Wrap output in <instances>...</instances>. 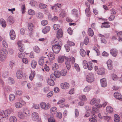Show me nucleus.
<instances>
[{
  "label": "nucleus",
  "instance_id": "nucleus-1",
  "mask_svg": "<svg viewBox=\"0 0 122 122\" xmlns=\"http://www.w3.org/2000/svg\"><path fill=\"white\" fill-rule=\"evenodd\" d=\"M66 61H65V63L66 67L68 70H69L71 68V65L70 62H71L72 64H74L75 61L74 58L71 57L70 58H66Z\"/></svg>",
  "mask_w": 122,
  "mask_h": 122
},
{
  "label": "nucleus",
  "instance_id": "nucleus-2",
  "mask_svg": "<svg viewBox=\"0 0 122 122\" xmlns=\"http://www.w3.org/2000/svg\"><path fill=\"white\" fill-rule=\"evenodd\" d=\"M8 52L5 49H2L0 51V59L2 61H5Z\"/></svg>",
  "mask_w": 122,
  "mask_h": 122
},
{
  "label": "nucleus",
  "instance_id": "nucleus-3",
  "mask_svg": "<svg viewBox=\"0 0 122 122\" xmlns=\"http://www.w3.org/2000/svg\"><path fill=\"white\" fill-rule=\"evenodd\" d=\"M100 100L99 99L93 98L90 102V104L92 105H95L97 108H99L102 107L101 104H99Z\"/></svg>",
  "mask_w": 122,
  "mask_h": 122
},
{
  "label": "nucleus",
  "instance_id": "nucleus-4",
  "mask_svg": "<svg viewBox=\"0 0 122 122\" xmlns=\"http://www.w3.org/2000/svg\"><path fill=\"white\" fill-rule=\"evenodd\" d=\"M62 5L61 4L57 3L54 4L53 6H51V9L54 12H57L60 11Z\"/></svg>",
  "mask_w": 122,
  "mask_h": 122
},
{
  "label": "nucleus",
  "instance_id": "nucleus-5",
  "mask_svg": "<svg viewBox=\"0 0 122 122\" xmlns=\"http://www.w3.org/2000/svg\"><path fill=\"white\" fill-rule=\"evenodd\" d=\"M93 74L92 73H89L86 76V80L88 82L91 83L94 80Z\"/></svg>",
  "mask_w": 122,
  "mask_h": 122
},
{
  "label": "nucleus",
  "instance_id": "nucleus-6",
  "mask_svg": "<svg viewBox=\"0 0 122 122\" xmlns=\"http://www.w3.org/2000/svg\"><path fill=\"white\" fill-rule=\"evenodd\" d=\"M61 46L59 45L55 44L52 45V49L53 52L55 53H58L61 49Z\"/></svg>",
  "mask_w": 122,
  "mask_h": 122
},
{
  "label": "nucleus",
  "instance_id": "nucleus-7",
  "mask_svg": "<svg viewBox=\"0 0 122 122\" xmlns=\"http://www.w3.org/2000/svg\"><path fill=\"white\" fill-rule=\"evenodd\" d=\"M40 106L41 108L44 110H47L49 109L50 107V105L49 104H47L44 102H42L40 104Z\"/></svg>",
  "mask_w": 122,
  "mask_h": 122
},
{
  "label": "nucleus",
  "instance_id": "nucleus-8",
  "mask_svg": "<svg viewBox=\"0 0 122 122\" xmlns=\"http://www.w3.org/2000/svg\"><path fill=\"white\" fill-rule=\"evenodd\" d=\"M2 113H3L5 118H6L10 115L11 113L13 112V110L12 109H7L5 110V111H2Z\"/></svg>",
  "mask_w": 122,
  "mask_h": 122
},
{
  "label": "nucleus",
  "instance_id": "nucleus-9",
  "mask_svg": "<svg viewBox=\"0 0 122 122\" xmlns=\"http://www.w3.org/2000/svg\"><path fill=\"white\" fill-rule=\"evenodd\" d=\"M66 58H68V57L65 56H59L58 57L57 59L58 63H62L64 62V59L66 60Z\"/></svg>",
  "mask_w": 122,
  "mask_h": 122
},
{
  "label": "nucleus",
  "instance_id": "nucleus-10",
  "mask_svg": "<svg viewBox=\"0 0 122 122\" xmlns=\"http://www.w3.org/2000/svg\"><path fill=\"white\" fill-rule=\"evenodd\" d=\"M16 77L19 79H21L23 76V74L22 71L21 70H18L16 72Z\"/></svg>",
  "mask_w": 122,
  "mask_h": 122
},
{
  "label": "nucleus",
  "instance_id": "nucleus-11",
  "mask_svg": "<svg viewBox=\"0 0 122 122\" xmlns=\"http://www.w3.org/2000/svg\"><path fill=\"white\" fill-rule=\"evenodd\" d=\"M101 85L102 87H105L107 86V82L106 79L103 78L100 80Z\"/></svg>",
  "mask_w": 122,
  "mask_h": 122
},
{
  "label": "nucleus",
  "instance_id": "nucleus-12",
  "mask_svg": "<svg viewBox=\"0 0 122 122\" xmlns=\"http://www.w3.org/2000/svg\"><path fill=\"white\" fill-rule=\"evenodd\" d=\"M62 88L63 89H68L69 87V85L68 83L65 82L62 83L61 85Z\"/></svg>",
  "mask_w": 122,
  "mask_h": 122
},
{
  "label": "nucleus",
  "instance_id": "nucleus-13",
  "mask_svg": "<svg viewBox=\"0 0 122 122\" xmlns=\"http://www.w3.org/2000/svg\"><path fill=\"white\" fill-rule=\"evenodd\" d=\"M111 54L113 56L115 57L117 55V50L115 49H112L110 51Z\"/></svg>",
  "mask_w": 122,
  "mask_h": 122
},
{
  "label": "nucleus",
  "instance_id": "nucleus-14",
  "mask_svg": "<svg viewBox=\"0 0 122 122\" xmlns=\"http://www.w3.org/2000/svg\"><path fill=\"white\" fill-rule=\"evenodd\" d=\"M23 112L24 116L26 117H28L30 115L29 110L27 108L24 109Z\"/></svg>",
  "mask_w": 122,
  "mask_h": 122
},
{
  "label": "nucleus",
  "instance_id": "nucleus-15",
  "mask_svg": "<svg viewBox=\"0 0 122 122\" xmlns=\"http://www.w3.org/2000/svg\"><path fill=\"white\" fill-rule=\"evenodd\" d=\"M63 33L61 29H59L57 33V37L58 38L61 37L63 36Z\"/></svg>",
  "mask_w": 122,
  "mask_h": 122
},
{
  "label": "nucleus",
  "instance_id": "nucleus-16",
  "mask_svg": "<svg viewBox=\"0 0 122 122\" xmlns=\"http://www.w3.org/2000/svg\"><path fill=\"white\" fill-rule=\"evenodd\" d=\"M10 35L11 39L13 40L15 38V32L13 30H12L10 31Z\"/></svg>",
  "mask_w": 122,
  "mask_h": 122
},
{
  "label": "nucleus",
  "instance_id": "nucleus-17",
  "mask_svg": "<svg viewBox=\"0 0 122 122\" xmlns=\"http://www.w3.org/2000/svg\"><path fill=\"white\" fill-rule=\"evenodd\" d=\"M7 21L8 23L10 25L12 24L14 22V20L13 17L10 16L7 18Z\"/></svg>",
  "mask_w": 122,
  "mask_h": 122
},
{
  "label": "nucleus",
  "instance_id": "nucleus-18",
  "mask_svg": "<svg viewBox=\"0 0 122 122\" xmlns=\"http://www.w3.org/2000/svg\"><path fill=\"white\" fill-rule=\"evenodd\" d=\"M32 118L33 120L36 121L39 117L38 114L37 113L34 112L32 114Z\"/></svg>",
  "mask_w": 122,
  "mask_h": 122
},
{
  "label": "nucleus",
  "instance_id": "nucleus-19",
  "mask_svg": "<svg viewBox=\"0 0 122 122\" xmlns=\"http://www.w3.org/2000/svg\"><path fill=\"white\" fill-rule=\"evenodd\" d=\"M50 28L49 26H46L42 30V32L44 34H46L50 30Z\"/></svg>",
  "mask_w": 122,
  "mask_h": 122
},
{
  "label": "nucleus",
  "instance_id": "nucleus-20",
  "mask_svg": "<svg viewBox=\"0 0 122 122\" xmlns=\"http://www.w3.org/2000/svg\"><path fill=\"white\" fill-rule=\"evenodd\" d=\"M114 96L115 98L118 100H120L122 99V95L119 93L115 92L114 94Z\"/></svg>",
  "mask_w": 122,
  "mask_h": 122
},
{
  "label": "nucleus",
  "instance_id": "nucleus-21",
  "mask_svg": "<svg viewBox=\"0 0 122 122\" xmlns=\"http://www.w3.org/2000/svg\"><path fill=\"white\" fill-rule=\"evenodd\" d=\"M0 23L3 27H5L6 25V22L5 20L3 19H0Z\"/></svg>",
  "mask_w": 122,
  "mask_h": 122
},
{
  "label": "nucleus",
  "instance_id": "nucleus-22",
  "mask_svg": "<svg viewBox=\"0 0 122 122\" xmlns=\"http://www.w3.org/2000/svg\"><path fill=\"white\" fill-rule=\"evenodd\" d=\"M87 33L89 36L92 37L94 35V32L93 30L90 28H88Z\"/></svg>",
  "mask_w": 122,
  "mask_h": 122
},
{
  "label": "nucleus",
  "instance_id": "nucleus-23",
  "mask_svg": "<svg viewBox=\"0 0 122 122\" xmlns=\"http://www.w3.org/2000/svg\"><path fill=\"white\" fill-rule=\"evenodd\" d=\"M95 115L93 114L92 116V117L89 119L90 122H97L96 118L95 117Z\"/></svg>",
  "mask_w": 122,
  "mask_h": 122
},
{
  "label": "nucleus",
  "instance_id": "nucleus-24",
  "mask_svg": "<svg viewBox=\"0 0 122 122\" xmlns=\"http://www.w3.org/2000/svg\"><path fill=\"white\" fill-rule=\"evenodd\" d=\"M47 83L48 84L51 86H53L55 84V83L54 81V80L49 78L47 81Z\"/></svg>",
  "mask_w": 122,
  "mask_h": 122
},
{
  "label": "nucleus",
  "instance_id": "nucleus-25",
  "mask_svg": "<svg viewBox=\"0 0 122 122\" xmlns=\"http://www.w3.org/2000/svg\"><path fill=\"white\" fill-rule=\"evenodd\" d=\"M9 121L10 122H16L17 121V119L15 117L12 116L9 118Z\"/></svg>",
  "mask_w": 122,
  "mask_h": 122
},
{
  "label": "nucleus",
  "instance_id": "nucleus-26",
  "mask_svg": "<svg viewBox=\"0 0 122 122\" xmlns=\"http://www.w3.org/2000/svg\"><path fill=\"white\" fill-rule=\"evenodd\" d=\"M44 57H42L40 58L39 60L38 63L39 65H42L44 63Z\"/></svg>",
  "mask_w": 122,
  "mask_h": 122
},
{
  "label": "nucleus",
  "instance_id": "nucleus-27",
  "mask_svg": "<svg viewBox=\"0 0 122 122\" xmlns=\"http://www.w3.org/2000/svg\"><path fill=\"white\" fill-rule=\"evenodd\" d=\"M48 57L50 61H52L54 59L55 57L54 53L51 52L50 53Z\"/></svg>",
  "mask_w": 122,
  "mask_h": 122
},
{
  "label": "nucleus",
  "instance_id": "nucleus-28",
  "mask_svg": "<svg viewBox=\"0 0 122 122\" xmlns=\"http://www.w3.org/2000/svg\"><path fill=\"white\" fill-rule=\"evenodd\" d=\"M114 119L115 122H119L120 120V118L118 115L115 114L114 116Z\"/></svg>",
  "mask_w": 122,
  "mask_h": 122
},
{
  "label": "nucleus",
  "instance_id": "nucleus-29",
  "mask_svg": "<svg viewBox=\"0 0 122 122\" xmlns=\"http://www.w3.org/2000/svg\"><path fill=\"white\" fill-rule=\"evenodd\" d=\"M117 36L119 37L118 38V41H121L122 42V31H121L117 33Z\"/></svg>",
  "mask_w": 122,
  "mask_h": 122
},
{
  "label": "nucleus",
  "instance_id": "nucleus-30",
  "mask_svg": "<svg viewBox=\"0 0 122 122\" xmlns=\"http://www.w3.org/2000/svg\"><path fill=\"white\" fill-rule=\"evenodd\" d=\"M105 71L104 69L103 68H101L99 69L97 71V73L100 75H102L104 73Z\"/></svg>",
  "mask_w": 122,
  "mask_h": 122
},
{
  "label": "nucleus",
  "instance_id": "nucleus-31",
  "mask_svg": "<svg viewBox=\"0 0 122 122\" xmlns=\"http://www.w3.org/2000/svg\"><path fill=\"white\" fill-rule=\"evenodd\" d=\"M106 110L107 112L110 113L112 112L113 111V110L112 107L109 106L107 107Z\"/></svg>",
  "mask_w": 122,
  "mask_h": 122
},
{
  "label": "nucleus",
  "instance_id": "nucleus-32",
  "mask_svg": "<svg viewBox=\"0 0 122 122\" xmlns=\"http://www.w3.org/2000/svg\"><path fill=\"white\" fill-rule=\"evenodd\" d=\"M28 27L29 30L32 31L33 28V25L31 23H29L28 24Z\"/></svg>",
  "mask_w": 122,
  "mask_h": 122
},
{
  "label": "nucleus",
  "instance_id": "nucleus-33",
  "mask_svg": "<svg viewBox=\"0 0 122 122\" xmlns=\"http://www.w3.org/2000/svg\"><path fill=\"white\" fill-rule=\"evenodd\" d=\"M18 117L21 119H23L24 117V115L20 112H19L18 113Z\"/></svg>",
  "mask_w": 122,
  "mask_h": 122
},
{
  "label": "nucleus",
  "instance_id": "nucleus-34",
  "mask_svg": "<svg viewBox=\"0 0 122 122\" xmlns=\"http://www.w3.org/2000/svg\"><path fill=\"white\" fill-rule=\"evenodd\" d=\"M80 54L83 57H84L86 55V52L83 49H81L80 51Z\"/></svg>",
  "mask_w": 122,
  "mask_h": 122
},
{
  "label": "nucleus",
  "instance_id": "nucleus-35",
  "mask_svg": "<svg viewBox=\"0 0 122 122\" xmlns=\"http://www.w3.org/2000/svg\"><path fill=\"white\" fill-rule=\"evenodd\" d=\"M15 106L16 108H20L22 107V105L20 102H17L15 103Z\"/></svg>",
  "mask_w": 122,
  "mask_h": 122
},
{
  "label": "nucleus",
  "instance_id": "nucleus-36",
  "mask_svg": "<svg viewBox=\"0 0 122 122\" xmlns=\"http://www.w3.org/2000/svg\"><path fill=\"white\" fill-rule=\"evenodd\" d=\"M88 64L87 63V61L86 60H84L83 62V67L85 69L87 68L88 66Z\"/></svg>",
  "mask_w": 122,
  "mask_h": 122
},
{
  "label": "nucleus",
  "instance_id": "nucleus-37",
  "mask_svg": "<svg viewBox=\"0 0 122 122\" xmlns=\"http://www.w3.org/2000/svg\"><path fill=\"white\" fill-rule=\"evenodd\" d=\"M99 36L100 37H102V38H101V42L102 43H103L105 44H106L107 42V41L105 39L102 37H104V36L103 35H102L100 34L99 35Z\"/></svg>",
  "mask_w": 122,
  "mask_h": 122
},
{
  "label": "nucleus",
  "instance_id": "nucleus-38",
  "mask_svg": "<svg viewBox=\"0 0 122 122\" xmlns=\"http://www.w3.org/2000/svg\"><path fill=\"white\" fill-rule=\"evenodd\" d=\"M37 63V62L35 61L34 60L32 61L31 64L32 67L34 68H35L36 66Z\"/></svg>",
  "mask_w": 122,
  "mask_h": 122
},
{
  "label": "nucleus",
  "instance_id": "nucleus-39",
  "mask_svg": "<svg viewBox=\"0 0 122 122\" xmlns=\"http://www.w3.org/2000/svg\"><path fill=\"white\" fill-rule=\"evenodd\" d=\"M54 74L56 78H58L60 77L61 76L60 72L58 71H54Z\"/></svg>",
  "mask_w": 122,
  "mask_h": 122
},
{
  "label": "nucleus",
  "instance_id": "nucleus-40",
  "mask_svg": "<svg viewBox=\"0 0 122 122\" xmlns=\"http://www.w3.org/2000/svg\"><path fill=\"white\" fill-rule=\"evenodd\" d=\"M108 23V22H106L102 23V27L106 28L110 27V25L107 24Z\"/></svg>",
  "mask_w": 122,
  "mask_h": 122
},
{
  "label": "nucleus",
  "instance_id": "nucleus-41",
  "mask_svg": "<svg viewBox=\"0 0 122 122\" xmlns=\"http://www.w3.org/2000/svg\"><path fill=\"white\" fill-rule=\"evenodd\" d=\"M56 108L55 107H53L50 109V111L51 113L52 114L55 113L56 111Z\"/></svg>",
  "mask_w": 122,
  "mask_h": 122
},
{
  "label": "nucleus",
  "instance_id": "nucleus-42",
  "mask_svg": "<svg viewBox=\"0 0 122 122\" xmlns=\"http://www.w3.org/2000/svg\"><path fill=\"white\" fill-rule=\"evenodd\" d=\"M91 89V86H86L84 89L83 91L84 92H87L89 91Z\"/></svg>",
  "mask_w": 122,
  "mask_h": 122
},
{
  "label": "nucleus",
  "instance_id": "nucleus-43",
  "mask_svg": "<svg viewBox=\"0 0 122 122\" xmlns=\"http://www.w3.org/2000/svg\"><path fill=\"white\" fill-rule=\"evenodd\" d=\"M34 50L36 53H38L40 51V50L37 46H35L34 48Z\"/></svg>",
  "mask_w": 122,
  "mask_h": 122
},
{
  "label": "nucleus",
  "instance_id": "nucleus-44",
  "mask_svg": "<svg viewBox=\"0 0 122 122\" xmlns=\"http://www.w3.org/2000/svg\"><path fill=\"white\" fill-rule=\"evenodd\" d=\"M85 13L87 16L89 17L90 16L91 12L89 8H87L86 9Z\"/></svg>",
  "mask_w": 122,
  "mask_h": 122
},
{
  "label": "nucleus",
  "instance_id": "nucleus-45",
  "mask_svg": "<svg viewBox=\"0 0 122 122\" xmlns=\"http://www.w3.org/2000/svg\"><path fill=\"white\" fill-rule=\"evenodd\" d=\"M60 73L61 75L64 76L66 75L67 73V71H66L65 70H62L61 71Z\"/></svg>",
  "mask_w": 122,
  "mask_h": 122
},
{
  "label": "nucleus",
  "instance_id": "nucleus-46",
  "mask_svg": "<svg viewBox=\"0 0 122 122\" xmlns=\"http://www.w3.org/2000/svg\"><path fill=\"white\" fill-rule=\"evenodd\" d=\"M111 77L112 79L114 81H116L118 80V78L117 75L114 74H112L111 75Z\"/></svg>",
  "mask_w": 122,
  "mask_h": 122
},
{
  "label": "nucleus",
  "instance_id": "nucleus-47",
  "mask_svg": "<svg viewBox=\"0 0 122 122\" xmlns=\"http://www.w3.org/2000/svg\"><path fill=\"white\" fill-rule=\"evenodd\" d=\"M79 98L80 100L83 101H85L86 100V96L84 95H81L79 97Z\"/></svg>",
  "mask_w": 122,
  "mask_h": 122
},
{
  "label": "nucleus",
  "instance_id": "nucleus-48",
  "mask_svg": "<svg viewBox=\"0 0 122 122\" xmlns=\"http://www.w3.org/2000/svg\"><path fill=\"white\" fill-rule=\"evenodd\" d=\"M89 42V39L88 37H85L84 41V43L85 45H87Z\"/></svg>",
  "mask_w": 122,
  "mask_h": 122
},
{
  "label": "nucleus",
  "instance_id": "nucleus-49",
  "mask_svg": "<svg viewBox=\"0 0 122 122\" xmlns=\"http://www.w3.org/2000/svg\"><path fill=\"white\" fill-rule=\"evenodd\" d=\"M97 108H96V107H92V110L93 111V113L96 112L98 113L99 112V110Z\"/></svg>",
  "mask_w": 122,
  "mask_h": 122
},
{
  "label": "nucleus",
  "instance_id": "nucleus-50",
  "mask_svg": "<svg viewBox=\"0 0 122 122\" xmlns=\"http://www.w3.org/2000/svg\"><path fill=\"white\" fill-rule=\"evenodd\" d=\"M34 71H31V73L29 76V78L31 80H33V78L35 74Z\"/></svg>",
  "mask_w": 122,
  "mask_h": 122
},
{
  "label": "nucleus",
  "instance_id": "nucleus-51",
  "mask_svg": "<svg viewBox=\"0 0 122 122\" xmlns=\"http://www.w3.org/2000/svg\"><path fill=\"white\" fill-rule=\"evenodd\" d=\"M15 97L13 94H10L9 96V99L10 101H12L14 100Z\"/></svg>",
  "mask_w": 122,
  "mask_h": 122
},
{
  "label": "nucleus",
  "instance_id": "nucleus-52",
  "mask_svg": "<svg viewBox=\"0 0 122 122\" xmlns=\"http://www.w3.org/2000/svg\"><path fill=\"white\" fill-rule=\"evenodd\" d=\"M28 13L29 15H33L35 14L34 11L33 10L31 9L29 10Z\"/></svg>",
  "mask_w": 122,
  "mask_h": 122
},
{
  "label": "nucleus",
  "instance_id": "nucleus-53",
  "mask_svg": "<svg viewBox=\"0 0 122 122\" xmlns=\"http://www.w3.org/2000/svg\"><path fill=\"white\" fill-rule=\"evenodd\" d=\"M52 68L53 70H56L58 68V66L57 64H55L52 66Z\"/></svg>",
  "mask_w": 122,
  "mask_h": 122
},
{
  "label": "nucleus",
  "instance_id": "nucleus-54",
  "mask_svg": "<svg viewBox=\"0 0 122 122\" xmlns=\"http://www.w3.org/2000/svg\"><path fill=\"white\" fill-rule=\"evenodd\" d=\"M20 52L18 54V56L19 57L21 58H23L25 56V55L24 53Z\"/></svg>",
  "mask_w": 122,
  "mask_h": 122
},
{
  "label": "nucleus",
  "instance_id": "nucleus-55",
  "mask_svg": "<svg viewBox=\"0 0 122 122\" xmlns=\"http://www.w3.org/2000/svg\"><path fill=\"white\" fill-rule=\"evenodd\" d=\"M39 6L41 9H43L46 8L47 7V5L44 4H40L39 5Z\"/></svg>",
  "mask_w": 122,
  "mask_h": 122
},
{
  "label": "nucleus",
  "instance_id": "nucleus-56",
  "mask_svg": "<svg viewBox=\"0 0 122 122\" xmlns=\"http://www.w3.org/2000/svg\"><path fill=\"white\" fill-rule=\"evenodd\" d=\"M67 43L70 46H72L75 45V44L74 42L69 41H67Z\"/></svg>",
  "mask_w": 122,
  "mask_h": 122
},
{
  "label": "nucleus",
  "instance_id": "nucleus-57",
  "mask_svg": "<svg viewBox=\"0 0 122 122\" xmlns=\"http://www.w3.org/2000/svg\"><path fill=\"white\" fill-rule=\"evenodd\" d=\"M2 45L3 47L5 48H6L8 47V44L6 41L3 40L2 41Z\"/></svg>",
  "mask_w": 122,
  "mask_h": 122
},
{
  "label": "nucleus",
  "instance_id": "nucleus-58",
  "mask_svg": "<svg viewBox=\"0 0 122 122\" xmlns=\"http://www.w3.org/2000/svg\"><path fill=\"white\" fill-rule=\"evenodd\" d=\"M18 48L19 51L20 52H23L24 49V46H22L18 47Z\"/></svg>",
  "mask_w": 122,
  "mask_h": 122
},
{
  "label": "nucleus",
  "instance_id": "nucleus-59",
  "mask_svg": "<svg viewBox=\"0 0 122 122\" xmlns=\"http://www.w3.org/2000/svg\"><path fill=\"white\" fill-rule=\"evenodd\" d=\"M36 2L34 0H31L30 2V4L33 7L35 6L36 5Z\"/></svg>",
  "mask_w": 122,
  "mask_h": 122
},
{
  "label": "nucleus",
  "instance_id": "nucleus-60",
  "mask_svg": "<svg viewBox=\"0 0 122 122\" xmlns=\"http://www.w3.org/2000/svg\"><path fill=\"white\" fill-rule=\"evenodd\" d=\"M78 11L76 9H74L72 11V13L74 15H78Z\"/></svg>",
  "mask_w": 122,
  "mask_h": 122
},
{
  "label": "nucleus",
  "instance_id": "nucleus-61",
  "mask_svg": "<svg viewBox=\"0 0 122 122\" xmlns=\"http://www.w3.org/2000/svg\"><path fill=\"white\" fill-rule=\"evenodd\" d=\"M65 13L64 10H63L61 11V13L60 14V17H63L65 15Z\"/></svg>",
  "mask_w": 122,
  "mask_h": 122
},
{
  "label": "nucleus",
  "instance_id": "nucleus-62",
  "mask_svg": "<svg viewBox=\"0 0 122 122\" xmlns=\"http://www.w3.org/2000/svg\"><path fill=\"white\" fill-rule=\"evenodd\" d=\"M74 66L76 70L78 71H79L80 68L78 65L76 64H75Z\"/></svg>",
  "mask_w": 122,
  "mask_h": 122
},
{
  "label": "nucleus",
  "instance_id": "nucleus-63",
  "mask_svg": "<svg viewBox=\"0 0 122 122\" xmlns=\"http://www.w3.org/2000/svg\"><path fill=\"white\" fill-rule=\"evenodd\" d=\"M48 21L46 20H43L41 22V24L43 25H45L48 24Z\"/></svg>",
  "mask_w": 122,
  "mask_h": 122
},
{
  "label": "nucleus",
  "instance_id": "nucleus-64",
  "mask_svg": "<svg viewBox=\"0 0 122 122\" xmlns=\"http://www.w3.org/2000/svg\"><path fill=\"white\" fill-rule=\"evenodd\" d=\"M55 121L54 118L52 117H51L48 118V122H55Z\"/></svg>",
  "mask_w": 122,
  "mask_h": 122
}]
</instances>
